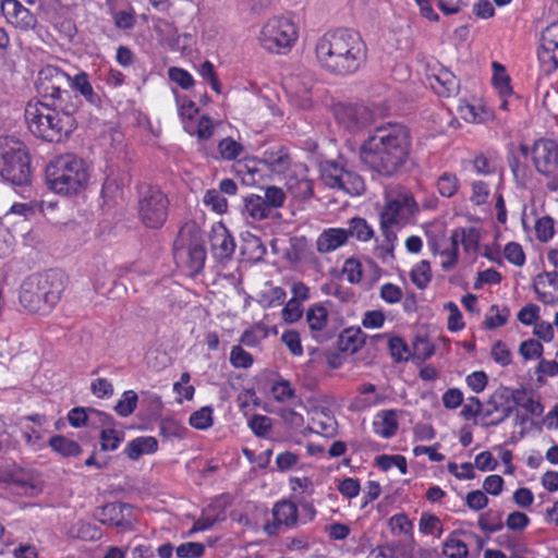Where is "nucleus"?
<instances>
[{"label":"nucleus","mask_w":558,"mask_h":558,"mask_svg":"<svg viewBox=\"0 0 558 558\" xmlns=\"http://www.w3.org/2000/svg\"><path fill=\"white\" fill-rule=\"evenodd\" d=\"M70 75L53 65H47L38 72L36 90L43 98H50L62 107L71 97L66 89Z\"/></svg>","instance_id":"10"},{"label":"nucleus","mask_w":558,"mask_h":558,"mask_svg":"<svg viewBox=\"0 0 558 558\" xmlns=\"http://www.w3.org/2000/svg\"><path fill=\"white\" fill-rule=\"evenodd\" d=\"M158 449V441L153 436H142L134 438L124 448V453L129 459L135 461L143 454H151Z\"/></svg>","instance_id":"30"},{"label":"nucleus","mask_w":558,"mask_h":558,"mask_svg":"<svg viewBox=\"0 0 558 558\" xmlns=\"http://www.w3.org/2000/svg\"><path fill=\"white\" fill-rule=\"evenodd\" d=\"M303 313V304L290 299L281 310V318L287 324H294L302 318Z\"/></svg>","instance_id":"60"},{"label":"nucleus","mask_w":558,"mask_h":558,"mask_svg":"<svg viewBox=\"0 0 558 558\" xmlns=\"http://www.w3.org/2000/svg\"><path fill=\"white\" fill-rule=\"evenodd\" d=\"M510 316V311L507 307H499L492 305L485 316V326L488 329H495L504 326Z\"/></svg>","instance_id":"46"},{"label":"nucleus","mask_w":558,"mask_h":558,"mask_svg":"<svg viewBox=\"0 0 558 558\" xmlns=\"http://www.w3.org/2000/svg\"><path fill=\"white\" fill-rule=\"evenodd\" d=\"M444 310L448 312V329L452 332L462 330L465 324L458 305L450 301L444 304Z\"/></svg>","instance_id":"54"},{"label":"nucleus","mask_w":558,"mask_h":558,"mask_svg":"<svg viewBox=\"0 0 558 558\" xmlns=\"http://www.w3.org/2000/svg\"><path fill=\"white\" fill-rule=\"evenodd\" d=\"M427 82L430 88L442 97H451L459 92V81L451 71L442 66L433 69L427 74Z\"/></svg>","instance_id":"21"},{"label":"nucleus","mask_w":558,"mask_h":558,"mask_svg":"<svg viewBox=\"0 0 558 558\" xmlns=\"http://www.w3.org/2000/svg\"><path fill=\"white\" fill-rule=\"evenodd\" d=\"M210 247L217 260H228L235 251V242L222 222L213 225L209 235Z\"/></svg>","instance_id":"19"},{"label":"nucleus","mask_w":558,"mask_h":558,"mask_svg":"<svg viewBox=\"0 0 558 558\" xmlns=\"http://www.w3.org/2000/svg\"><path fill=\"white\" fill-rule=\"evenodd\" d=\"M68 87L78 92L86 101L92 105H97L100 101L99 96L94 92V88L88 80V75L85 72H78L73 77L70 76Z\"/></svg>","instance_id":"33"},{"label":"nucleus","mask_w":558,"mask_h":558,"mask_svg":"<svg viewBox=\"0 0 558 558\" xmlns=\"http://www.w3.org/2000/svg\"><path fill=\"white\" fill-rule=\"evenodd\" d=\"M272 398L278 402H289L295 397V390L289 380L280 379L272 384L270 389Z\"/></svg>","instance_id":"52"},{"label":"nucleus","mask_w":558,"mask_h":558,"mask_svg":"<svg viewBox=\"0 0 558 558\" xmlns=\"http://www.w3.org/2000/svg\"><path fill=\"white\" fill-rule=\"evenodd\" d=\"M248 427L257 437L266 438L272 427L271 418L266 415L255 414L250 418Z\"/></svg>","instance_id":"55"},{"label":"nucleus","mask_w":558,"mask_h":558,"mask_svg":"<svg viewBox=\"0 0 558 558\" xmlns=\"http://www.w3.org/2000/svg\"><path fill=\"white\" fill-rule=\"evenodd\" d=\"M335 117L339 124L350 132H357L373 122V112L362 104H338Z\"/></svg>","instance_id":"14"},{"label":"nucleus","mask_w":558,"mask_h":558,"mask_svg":"<svg viewBox=\"0 0 558 558\" xmlns=\"http://www.w3.org/2000/svg\"><path fill=\"white\" fill-rule=\"evenodd\" d=\"M124 439V432L113 426L105 427L100 433V447L104 451H113Z\"/></svg>","instance_id":"41"},{"label":"nucleus","mask_w":558,"mask_h":558,"mask_svg":"<svg viewBox=\"0 0 558 558\" xmlns=\"http://www.w3.org/2000/svg\"><path fill=\"white\" fill-rule=\"evenodd\" d=\"M243 214L253 221H260L269 217L270 210L262 196L251 194L244 198Z\"/></svg>","instance_id":"31"},{"label":"nucleus","mask_w":558,"mask_h":558,"mask_svg":"<svg viewBox=\"0 0 558 558\" xmlns=\"http://www.w3.org/2000/svg\"><path fill=\"white\" fill-rule=\"evenodd\" d=\"M48 444L54 452L62 457H76L82 451L81 446L76 441L61 435L51 437Z\"/></svg>","instance_id":"35"},{"label":"nucleus","mask_w":558,"mask_h":558,"mask_svg":"<svg viewBox=\"0 0 558 558\" xmlns=\"http://www.w3.org/2000/svg\"><path fill=\"white\" fill-rule=\"evenodd\" d=\"M530 148L526 145H520L518 153L509 157V166L518 185L526 186L532 179V171L526 161Z\"/></svg>","instance_id":"27"},{"label":"nucleus","mask_w":558,"mask_h":558,"mask_svg":"<svg viewBox=\"0 0 558 558\" xmlns=\"http://www.w3.org/2000/svg\"><path fill=\"white\" fill-rule=\"evenodd\" d=\"M336 428V421L332 415L325 411H316L312 418L311 432L325 436L332 435Z\"/></svg>","instance_id":"39"},{"label":"nucleus","mask_w":558,"mask_h":558,"mask_svg":"<svg viewBox=\"0 0 558 558\" xmlns=\"http://www.w3.org/2000/svg\"><path fill=\"white\" fill-rule=\"evenodd\" d=\"M262 161L271 171L282 173L290 167L291 158L286 147L274 146L263 153Z\"/></svg>","instance_id":"29"},{"label":"nucleus","mask_w":558,"mask_h":558,"mask_svg":"<svg viewBox=\"0 0 558 558\" xmlns=\"http://www.w3.org/2000/svg\"><path fill=\"white\" fill-rule=\"evenodd\" d=\"M89 169L84 159L64 154L49 162L46 181L51 191L63 196H73L84 192L89 182Z\"/></svg>","instance_id":"5"},{"label":"nucleus","mask_w":558,"mask_h":558,"mask_svg":"<svg viewBox=\"0 0 558 558\" xmlns=\"http://www.w3.org/2000/svg\"><path fill=\"white\" fill-rule=\"evenodd\" d=\"M418 531L425 536L432 535L435 538H440L444 533L442 522L436 514L423 512L418 520Z\"/></svg>","instance_id":"36"},{"label":"nucleus","mask_w":558,"mask_h":558,"mask_svg":"<svg viewBox=\"0 0 558 558\" xmlns=\"http://www.w3.org/2000/svg\"><path fill=\"white\" fill-rule=\"evenodd\" d=\"M535 169L544 175L555 172L558 167V144L551 140H539L532 148Z\"/></svg>","instance_id":"17"},{"label":"nucleus","mask_w":558,"mask_h":558,"mask_svg":"<svg viewBox=\"0 0 558 558\" xmlns=\"http://www.w3.org/2000/svg\"><path fill=\"white\" fill-rule=\"evenodd\" d=\"M366 45L351 28L326 32L315 44L316 60L325 71L345 76L359 71L366 60Z\"/></svg>","instance_id":"2"},{"label":"nucleus","mask_w":558,"mask_h":558,"mask_svg":"<svg viewBox=\"0 0 558 558\" xmlns=\"http://www.w3.org/2000/svg\"><path fill=\"white\" fill-rule=\"evenodd\" d=\"M342 275L351 284H357L363 277V267L359 259L350 257L344 260L342 266Z\"/></svg>","instance_id":"49"},{"label":"nucleus","mask_w":558,"mask_h":558,"mask_svg":"<svg viewBox=\"0 0 558 558\" xmlns=\"http://www.w3.org/2000/svg\"><path fill=\"white\" fill-rule=\"evenodd\" d=\"M401 413L399 410H381L374 416L372 427L373 432L384 438L389 439L393 437L399 428L398 416Z\"/></svg>","instance_id":"26"},{"label":"nucleus","mask_w":558,"mask_h":558,"mask_svg":"<svg viewBox=\"0 0 558 558\" xmlns=\"http://www.w3.org/2000/svg\"><path fill=\"white\" fill-rule=\"evenodd\" d=\"M230 364L234 368H250L253 365V356L241 345H233L230 351Z\"/></svg>","instance_id":"56"},{"label":"nucleus","mask_w":558,"mask_h":558,"mask_svg":"<svg viewBox=\"0 0 558 558\" xmlns=\"http://www.w3.org/2000/svg\"><path fill=\"white\" fill-rule=\"evenodd\" d=\"M1 11L5 21L20 31L27 32L37 25L36 16L19 0H4Z\"/></svg>","instance_id":"18"},{"label":"nucleus","mask_w":558,"mask_h":558,"mask_svg":"<svg viewBox=\"0 0 558 558\" xmlns=\"http://www.w3.org/2000/svg\"><path fill=\"white\" fill-rule=\"evenodd\" d=\"M23 438L26 445L34 451H38L45 447L44 429L43 427L24 426L22 430Z\"/></svg>","instance_id":"50"},{"label":"nucleus","mask_w":558,"mask_h":558,"mask_svg":"<svg viewBox=\"0 0 558 558\" xmlns=\"http://www.w3.org/2000/svg\"><path fill=\"white\" fill-rule=\"evenodd\" d=\"M287 293L281 287H272L263 290L258 294L257 302L264 308H272L284 303Z\"/></svg>","instance_id":"37"},{"label":"nucleus","mask_w":558,"mask_h":558,"mask_svg":"<svg viewBox=\"0 0 558 558\" xmlns=\"http://www.w3.org/2000/svg\"><path fill=\"white\" fill-rule=\"evenodd\" d=\"M435 187L440 196L451 198L459 191L460 180L456 173L444 171L437 177Z\"/></svg>","instance_id":"34"},{"label":"nucleus","mask_w":558,"mask_h":558,"mask_svg":"<svg viewBox=\"0 0 558 558\" xmlns=\"http://www.w3.org/2000/svg\"><path fill=\"white\" fill-rule=\"evenodd\" d=\"M348 243V234L344 228H327L323 230L315 242L316 250L320 254L332 253Z\"/></svg>","instance_id":"25"},{"label":"nucleus","mask_w":558,"mask_h":558,"mask_svg":"<svg viewBox=\"0 0 558 558\" xmlns=\"http://www.w3.org/2000/svg\"><path fill=\"white\" fill-rule=\"evenodd\" d=\"M138 214L146 227H161L168 217V198L161 191L149 189L140 201Z\"/></svg>","instance_id":"11"},{"label":"nucleus","mask_w":558,"mask_h":558,"mask_svg":"<svg viewBox=\"0 0 558 558\" xmlns=\"http://www.w3.org/2000/svg\"><path fill=\"white\" fill-rule=\"evenodd\" d=\"M359 396L351 402V409L364 411L368 408L384 403L385 397L376 393V386L371 383H364L357 388Z\"/></svg>","instance_id":"28"},{"label":"nucleus","mask_w":558,"mask_h":558,"mask_svg":"<svg viewBox=\"0 0 558 558\" xmlns=\"http://www.w3.org/2000/svg\"><path fill=\"white\" fill-rule=\"evenodd\" d=\"M170 81L174 82L182 89L189 90L195 85V80L190 72L182 68L172 66L168 70Z\"/></svg>","instance_id":"58"},{"label":"nucleus","mask_w":558,"mask_h":558,"mask_svg":"<svg viewBox=\"0 0 558 558\" xmlns=\"http://www.w3.org/2000/svg\"><path fill=\"white\" fill-rule=\"evenodd\" d=\"M314 77L310 73L292 75L286 81L290 102L300 109H311L314 106L312 90Z\"/></svg>","instance_id":"15"},{"label":"nucleus","mask_w":558,"mask_h":558,"mask_svg":"<svg viewBox=\"0 0 558 558\" xmlns=\"http://www.w3.org/2000/svg\"><path fill=\"white\" fill-rule=\"evenodd\" d=\"M533 287L539 301L543 303H558V274L556 271L538 275L534 280Z\"/></svg>","instance_id":"24"},{"label":"nucleus","mask_w":558,"mask_h":558,"mask_svg":"<svg viewBox=\"0 0 558 558\" xmlns=\"http://www.w3.org/2000/svg\"><path fill=\"white\" fill-rule=\"evenodd\" d=\"M450 240H452L458 247L461 244L463 252L470 256L472 260L476 259L480 254V242L482 240L480 229L474 227L457 228L451 231Z\"/></svg>","instance_id":"22"},{"label":"nucleus","mask_w":558,"mask_h":558,"mask_svg":"<svg viewBox=\"0 0 558 558\" xmlns=\"http://www.w3.org/2000/svg\"><path fill=\"white\" fill-rule=\"evenodd\" d=\"M299 37V28L289 16L269 19L259 32L258 40L270 52L281 53L290 50Z\"/></svg>","instance_id":"7"},{"label":"nucleus","mask_w":558,"mask_h":558,"mask_svg":"<svg viewBox=\"0 0 558 558\" xmlns=\"http://www.w3.org/2000/svg\"><path fill=\"white\" fill-rule=\"evenodd\" d=\"M0 175L14 185L31 182L29 155L25 145L14 137H0Z\"/></svg>","instance_id":"6"},{"label":"nucleus","mask_w":558,"mask_h":558,"mask_svg":"<svg viewBox=\"0 0 558 558\" xmlns=\"http://www.w3.org/2000/svg\"><path fill=\"white\" fill-rule=\"evenodd\" d=\"M493 70L494 86L498 89L502 97L510 95L512 93V88L510 86V78L506 73L504 65L498 62H493Z\"/></svg>","instance_id":"47"},{"label":"nucleus","mask_w":558,"mask_h":558,"mask_svg":"<svg viewBox=\"0 0 558 558\" xmlns=\"http://www.w3.org/2000/svg\"><path fill=\"white\" fill-rule=\"evenodd\" d=\"M416 211V203L409 192H400L387 198L380 214V227L405 223Z\"/></svg>","instance_id":"12"},{"label":"nucleus","mask_w":558,"mask_h":558,"mask_svg":"<svg viewBox=\"0 0 558 558\" xmlns=\"http://www.w3.org/2000/svg\"><path fill=\"white\" fill-rule=\"evenodd\" d=\"M268 336L267 327L262 324H255L251 328L244 330L240 338V342L246 347H257Z\"/></svg>","instance_id":"42"},{"label":"nucleus","mask_w":558,"mask_h":558,"mask_svg":"<svg viewBox=\"0 0 558 558\" xmlns=\"http://www.w3.org/2000/svg\"><path fill=\"white\" fill-rule=\"evenodd\" d=\"M275 525H266V531L271 534L274 527L292 529L299 520V510L295 504L289 500H280L272 508Z\"/></svg>","instance_id":"23"},{"label":"nucleus","mask_w":558,"mask_h":558,"mask_svg":"<svg viewBox=\"0 0 558 558\" xmlns=\"http://www.w3.org/2000/svg\"><path fill=\"white\" fill-rule=\"evenodd\" d=\"M264 202H266L268 209L280 208L284 205L286 193L281 187L271 185L265 189Z\"/></svg>","instance_id":"62"},{"label":"nucleus","mask_w":558,"mask_h":558,"mask_svg":"<svg viewBox=\"0 0 558 558\" xmlns=\"http://www.w3.org/2000/svg\"><path fill=\"white\" fill-rule=\"evenodd\" d=\"M320 179L326 186L341 190L351 196H359L365 190L364 180L360 174L336 161L322 163Z\"/></svg>","instance_id":"9"},{"label":"nucleus","mask_w":558,"mask_h":558,"mask_svg":"<svg viewBox=\"0 0 558 558\" xmlns=\"http://www.w3.org/2000/svg\"><path fill=\"white\" fill-rule=\"evenodd\" d=\"M442 553L448 558H465L469 551L464 542L449 536L444 542Z\"/></svg>","instance_id":"51"},{"label":"nucleus","mask_w":558,"mask_h":558,"mask_svg":"<svg viewBox=\"0 0 558 558\" xmlns=\"http://www.w3.org/2000/svg\"><path fill=\"white\" fill-rule=\"evenodd\" d=\"M440 258V267L445 271L453 270L459 262V247L449 239V244L441 248L438 253Z\"/></svg>","instance_id":"45"},{"label":"nucleus","mask_w":558,"mask_h":558,"mask_svg":"<svg viewBox=\"0 0 558 558\" xmlns=\"http://www.w3.org/2000/svg\"><path fill=\"white\" fill-rule=\"evenodd\" d=\"M51 108L49 105L35 101L28 102L25 108V120L28 130L36 137L58 143L68 137L75 129V119L65 111Z\"/></svg>","instance_id":"3"},{"label":"nucleus","mask_w":558,"mask_h":558,"mask_svg":"<svg viewBox=\"0 0 558 558\" xmlns=\"http://www.w3.org/2000/svg\"><path fill=\"white\" fill-rule=\"evenodd\" d=\"M184 130L190 135H195L201 141L209 140L215 132V122L208 116H202L196 121L191 120L184 122Z\"/></svg>","instance_id":"32"},{"label":"nucleus","mask_w":558,"mask_h":558,"mask_svg":"<svg viewBox=\"0 0 558 558\" xmlns=\"http://www.w3.org/2000/svg\"><path fill=\"white\" fill-rule=\"evenodd\" d=\"M197 72L203 77V80L208 82V84L210 85V87L214 92H216L217 94H221L222 86L217 77L215 66L210 61H208V60L204 61L198 66Z\"/></svg>","instance_id":"57"},{"label":"nucleus","mask_w":558,"mask_h":558,"mask_svg":"<svg viewBox=\"0 0 558 558\" xmlns=\"http://www.w3.org/2000/svg\"><path fill=\"white\" fill-rule=\"evenodd\" d=\"M214 410L211 407L206 405L201 408L199 410L193 412L190 415L189 423L192 427L205 430L213 426L214 424Z\"/></svg>","instance_id":"44"},{"label":"nucleus","mask_w":558,"mask_h":558,"mask_svg":"<svg viewBox=\"0 0 558 558\" xmlns=\"http://www.w3.org/2000/svg\"><path fill=\"white\" fill-rule=\"evenodd\" d=\"M348 239L356 238L359 241L366 242L374 236L373 228L363 218L355 217L349 221V227L344 228Z\"/></svg>","instance_id":"38"},{"label":"nucleus","mask_w":558,"mask_h":558,"mask_svg":"<svg viewBox=\"0 0 558 558\" xmlns=\"http://www.w3.org/2000/svg\"><path fill=\"white\" fill-rule=\"evenodd\" d=\"M410 278L417 289H425L432 280L429 262L423 259L415 264L410 271Z\"/></svg>","instance_id":"40"},{"label":"nucleus","mask_w":558,"mask_h":558,"mask_svg":"<svg viewBox=\"0 0 558 558\" xmlns=\"http://www.w3.org/2000/svg\"><path fill=\"white\" fill-rule=\"evenodd\" d=\"M136 405L137 395L133 390H128L122 395V398L118 401L114 410L120 416L126 417L135 411Z\"/></svg>","instance_id":"53"},{"label":"nucleus","mask_w":558,"mask_h":558,"mask_svg":"<svg viewBox=\"0 0 558 558\" xmlns=\"http://www.w3.org/2000/svg\"><path fill=\"white\" fill-rule=\"evenodd\" d=\"M538 60L547 74L558 68V22L549 24L542 32Z\"/></svg>","instance_id":"16"},{"label":"nucleus","mask_w":558,"mask_h":558,"mask_svg":"<svg viewBox=\"0 0 558 558\" xmlns=\"http://www.w3.org/2000/svg\"><path fill=\"white\" fill-rule=\"evenodd\" d=\"M513 411V392L499 388L483 404V425L496 426L506 421Z\"/></svg>","instance_id":"13"},{"label":"nucleus","mask_w":558,"mask_h":558,"mask_svg":"<svg viewBox=\"0 0 558 558\" xmlns=\"http://www.w3.org/2000/svg\"><path fill=\"white\" fill-rule=\"evenodd\" d=\"M244 147L231 137L222 138L218 144V151L223 160H234L242 155Z\"/></svg>","instance_id":"48"},{"label":"nucleus","mask_w":558,"mask_h":558,"mask_svg":"<svg viewBox=\"0 0 558 558\" xmlns=\"http://www.w3.org/2000/svg\"><path fill=\"white\" fill-rule=\"evenodd\" d=\"M64 288V277L59 271L34 275L23 282L20 302L28 312L46 315L60 301Z\"/></svg>","instance_id":"4"},{"label":"nucleus","mask_w":558,"mask_h":558,"mask_svg":"<svg viewBox=\"0 0 558 558\" xmlns=\"http://www.w3.org/2000/svg\"><path fill=\"white\" fill-rule=\"evenodd\" d=\"M174 250L177 254L187 256L192 271L197 272L203 269L206 259L204 235L195 221L185 222L181 227L174 242Z\"/></svg>","instance_id":"8"},{"label":"nucleus","mask_w":558,"mask_h":558,"mask_svg":"<svg viewBox=\"0 0 558 558\" xmlns=\"http://www.w3.org/2000/svg\"><path fill=\"white\" fill-rule=\"evenodd\" d=\"M203 204L218 215L226 214L228 210V201L218 190H207L203 196Z\"/></svg>","instance_id":"43"},{"label":"nucleus","mask_w":558,"mask_h":558,"mask_svg":"<svg viewBox=\"0 0 558 558\" xmlns=\"http://www.w3.org/2000/svg\"><path fill=\"white\" fill-rule=\"evenodd\" d=\"M411 131L402 123H384L372 130L359 148L361 163L385 178L399 173L410 160Z\"/></svg>","instance_id":"1"},{"label":"nucleus","mask_w":558,"mask_h":558,"mask_svg":"<svg viewBox=\"0 0 558 558\" xmlns=\"http://www.w3.org/2000/svg\"><path fill=\"white\" fill-rule=\"evenodd\" d=\"M205 553V546L197 542H187L179 545L175 554L179 558H199Z\"/></svg>","instance_id":"64"},{"label":"nucleus","mask_w":558,"mask_h":558,"mask_svg":"<svg viewBox=\"0 0 558 558\" xmlns=\"http://www.w3.org/2000/svg\"><path fill=\"white\" fill-rule=\"evenodd\" d=\"M112 16L113 24L117 28L120 29H130L136 23V16L134 9L130 8L128 10L118 11L117 9L113 12H109Z\"/></svg>","instance_id":"59"},{"label":"nucleus","mask_w":558,"mask_h":558,"mask_svg":"<svg viewBox=\"0 0 558 558\" xmlns=\"http://www.w3.org/2000/svg\"><path fill=\"white\" fill-rule=\"evenodd\" d=\"M281 341L284 343V345L288 348L290 353L294 356H301L303 355V347L301 342V336L299 331L294 329L286 330L281 335Z\"/></svg>","instance_id":"63"},{"label":"nucleus","mask_w":558,"mask_h":558,"mask_svg":"<svg viewBox=\"0 0 558 558\" xmlns=\"http://www.w3.org/2000/svg\"><path fill=\"white\" fill-rule=\"evenodd\" d=\"M305 320L314 340L320 342L326 339L329 326V312L323 302L314 303L307 307Z\"/></svg>","instance_id":"20"},{"label":"nucleus","mask_w":558,"mask_h":558,"mask_svg":"<svg viewBox=\"0 0 558 558\" xmlns=\"http://www.w3.org/2000/svg\"><path fill=\"white\" fill-rule=\"evenodd\" d=\"M389 526L392 533L413 536V522L405 513H398L389 519Z\"/></svg>","instance_id":"61"}]
</instances>
